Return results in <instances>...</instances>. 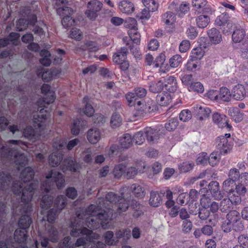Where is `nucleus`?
<instances>
[{"mask_svg":"<svg viewBox=\"0 0 248 248\" xmlns=\"http://www.w3.org/2000/svg\"><path fill=\"white\" fill-rule=\"evenodd\" d=\"M182 58L181 55L176 54L170 59L169 62L171 67L176 68L182 63Z\"/></svg>","mask_w":248,"mask_h":248,"instance_id":"nucleus-59","label":"nucleus"},{"mask_svg":"<svg viewBox=\"0 0 248 248\" xmlns=\"http://www.w3.org/2000/svg\"><path fill=\"white\" fill-rule=\"evenodd\" d=\"M171 96L169 93L163 92L159 93L156 98L158 104L161 106H166L171 102Z\"/></svg>","mask_w":248,"mask_h":248,"instance_id":"nucleus-27","label":"nucleus"},{"mask_svg":"<svg viewBox=\"0 0 248 248\" xmlns=\"http://www.w3.org/2000/svg\"><path fill=\"white\" fill-rule=\"evenodd\" d=\"M57 13L60 16H63L62 24L64 28H68L74 25L75 20L71 17L73 10L67 6L60 7L57 9Z\"/></svg>","mask_w":248,"mask_h":248,"instance_id":"nucleus-7","label":"nucleus"},{"mask_svg":"<svg viewBox=\"0 0 248 248\" xmlns=\"http://www.w3.org/2000/svg\"><path fill=\"white\" fill-rule=\"evenodd\" d=\"M226 217V220L230 222L234 225L235 223L237 222L239 220L240 216L239 213L237 211L233 210L230 211L227 215Z\"/></svg>","mask_w":248,"mask_h":248,"instance_id":"nucleus-51","label":"nucleus"},{"mask_svg":"<svg viewBox=\"0 0 248 248\" xmlns=\"http://www.w3.org/2000/svg\"><path fill=\"white\" fill-rule=\"evenodd\" d=\"M46 178L47 179L52 178L54 182L56 183V186L58 189H62L64 186V177L62 174L59 171L51 170L49 171L46 174Z\"/></svg>","mask_w":248,"mask_h":248,"instance_id":"nucleus-15","label":"nucleus"},{"mask_svg":"<svg viewBox=\"0 0 248 248\" xmlns=\"http://www.w3.org/2000/svg\"><path fill=\"white\" fill-rule=\"evenodd\" d=\"M146 90L141 87L135 88L125 94V98L130 107H134L138 111L143 110V98L146 95Z\"/></svg>","mask_w":248,"mask_h":248,"instance_id":"nucleus-2","label":"nucleus"},{"mask_svg":"<svg viewBox=\"0 0 248 248\" xmlns=\"http://www.w3.org/2000/svg\"><path fill=\"white\" fill-rule=\"evenodd\" d=\"M220 154L217 152H214L210 154L209 157L208 156V162L210 165L214 167L218 164L220 158Z\"/></svg>","mask_w":248,"mask_h":248,"instance_id":"nucleus-57","label":"nucleus"},{"mask_svg":"<svg viewBox=\"0 0 248 248\" xmlns=\"http://www.w3.org/2000/svg\"><path fill=\"white\" fill-rule=\"evenodd\" d=\"M197 115L200 120H203L207 118L211 113V109L207 107H202L201 105H197Z\"/></svg>","mask_w":248,"mask_h":248,"instance_id":"nucleus-38","label":"nucleus"},{"mask_svg":"<svg viewBox=\"0 0 248 248\" xmlns=\"http://www.w3.org/2000/svg\"><path fill=\"white\" fill-rule=\"evenodd\" d=\"M29 25L28 20L25 18H19L16 22V31H22L27 29Z\"/></svg>","mask_w":248,"mask_h":248,"instance_id":"nucleus-49","label":"nucleus"},{"mask_svg":"<svg viewBox=\"0 0 248 248\" xmlns=\"http://www.w3.org/2000/svg\"><path fill=\"white\" fill-rule=\"evenodd\" d=\"M21 12L23 15L26 16L28 19L29 25L34 26L37 21V16L35 14L31 13V10L29 7H25L22 10Z\"/></svg>","mask_w":248,"mask_h":248,"instance_id":"nucleus-32","label":"nucleus"},{"mask_svg":"<svg viewBox=\"0 0 248 248\" xmlns=\"http://www.w3.org/2000/svg\"><path fill=\"white\" fill-rule=\"evenodd\" d=\"M207 35L210 41L214 44H217L222 41V36L220 31L216 28H212L207 31Z\"/></svg>","mask_w":248,"mask_h":248,"instance_id":"nucleus-26","label":"nucleus"},{"mask_svg":"<svg viewBox=\"0 0 248 248\" xmlns=\"http://www.w3.org/2000/svg\"><path fill=\"white\" fill-rule=\"evenodd\" d=\"M232 93L235 100H242L246 96L247 91L243 85L238 84L233 87Z\"/></svg>","mask_w":248,"mask_h":248,"instance_id":"nucleus-23","label":"nucleus"},{"mask_svg":"<svg viewBox=\"0 0 248 248\" xmlns=\"http://www.w3.org/2000/svg\"><path fill=\"white\" fill-rule=\"evenodd\" d=\"M128 34L133 43L139 45L140 42V34L138 30L133 29L128 31Z\"/></svg>","mask_w":248,"mask_h":248,"instance_id":"nucleus-47","label":"nucleus"},{"mask_svg":"<svg viewBox=\"0 0 248 248\" xmlns=\"http://www.w3.org/2000/svg\"><path fill=\"white\" fill-rule=\"evenodd\" d=\"M14 162L18 170H19L21 168H24L28 165L29 160L24 154L16 152L14 154Z\"/></svg>","mask_w":248,"mask_h":248,"instance_id":"nucleus-18","label":"nucleus"},{"mask_svg":"<svg viewBox=\"0 0 248 248\" xmlns=\"http://www.w3.org/2000/svg\"><path fill=\"white\" fill-rule=\"evenodd\" d=\"M113 233L111 231H108L104 235L105 242L108 245H115L118 240H115L113 238Z\"/></svg>","mask_w":248,"mask_h":248,"instance_id":"nucleus-62","label":"nucleus"},{"mask_svg":"<svg viewBox=\"0 0 248 248\" xmlns=\"http://www.w3.org/2000/svg\"><path fill=\"white\" fill-rule=\"evenodd\" d=\"M197 26L201 29H203L207 26L210 22V17L207 15H200L196 18Z\"/></svg>","mask_w":248,"mask_h":248,"instance_id":"nucleus-40","label":"nucleus"},{"mask_svg":"<svg viewBox=\"0 0 248 248\" xmlns=\"http://www.w3.org/2000/svg\"><path fill=\"white\" fill-rule=\"evenodd\" d=\"M100 209L94 207V206L92 205L89 208V211H92L90 215L92 216H94L96 218L101 220V224L104 228H107L106 225L108 223V220H110L112 217V211L108 209L107 211H104V213L100 211Z\"/></svg>","mask_w":248,"mask_h":248,"instance_id":"nucleus-8","label":"nucleus"},{"mask_svg":"<svg viewBox=\"0 0 248 248\" xmlns=\"http://www.w3.org/2000/svg\"><path fill=\"white\" fill-rule=\"evenodd\" d=\"M235 185V182L230 178L227 179L223 182V188L224 190L228 193V197L230 192H232L233 190Z\"/></svg>","mask_w":248,"mask_h":248,"instance_id":"nucleus-48","label":"nucleus"},{"mask_svg":"<svg viewBox=\"0 0 248 248\" xmlns=\"http://www.w3.org/2000/svg\"><path fill=\"white\" fill-rule=\"evenodd\" d=\"M164 89L163 82L162 80L158 81H152L150 83L149 90L154 93H157L160 92Z\"/></svg>","mask_w":248,"mask_h":248,"instance_id":"nucleus-42","label":"nucleus"},{"mask_svg":"<svg viewBox=\"0 0 248 248\" xmlns=\"http://www.w3.org/2000/svg\"><path fill=\"white\" fill-rule=\"evenodd\" d=\"M218 100L224 102H229L231 99V94L230 90L225 87H221L218 92Z\"/></svg>","mask_w":248,"mask_h":248,"instance_id":"nucleus-41","label":"nucleus"},{"mask_svg":"<svg viewBox=\"0 0 248 248\" xmlns=\"http://www.w3.org/2000/svg\"><path fill=\"white\" fill-rule=\"evenodd\" d=\"M202 208L200 209L199 216L202 219H205L210 214V212H215L218 209V203L220 206L222 212H226L227 208L230 207L229 202H201Z\"/></svg>","mask_w":248,"mask_h":248,"instance_id":"nucleus-5","label":"nucleus"},{"mask_svg":"<svg viewBox=\"0 0 248 248\" xmlns=\"http://www.w3.org/2000/svg\"><path fill=\"white\" fill-rule=\"evenodd\" d=\"M55 70H45L43 68H38L36 69V75L38 77L41 78L42 80L45 82L51 81L53 77L55 75Z\"/></svg>","mask_w":248,"mask_h":248,"instance_id":"nucleus-19","label":"nucleus"},{"mask_svg":"<svg viewBox=\"0 0 248 248\" xmlns=\"http://www.w3.org/2000/svg\"><path fill=\"white\" fill-rule=\"evenodd\" d=\"M126 166L123 164H119L115 166L113 170L114 177L116 179H120L125 172Z\"/></svg>","mask_w":248,"mask_h":248,"instance_id":"nucleus-45","label":"nucleus"},{"mask_svg":"<svg viewBox=\"0 0 248 248\" xmlns=\"http://www.w3.org/2000/svg\"><path fill=\"white\" fill-rule=\"evenodd\" d=\"M246 35V32L242 29H238L234 30L232 34V40L234 43L240 42Z\"/></svg>","mask_w":248,"mask_h":248,"instance_id":"nucleus-44","label":"nucleus"},{"mask_svg":"<svg viewBox=\"0 0 248 248\" xmlns=\"http://www.w3.org/2000/svg\"><path fill=\"white\" fill-rule=\"evenodd\" d=\"M31 223L30 217L28 215H24L20 218L18 226L20 229L24 228L26 230L29 228Z\"/></svg>","mask_w":248,"mask_h":248,"instance_id":"nucleus-53","label":"nucleus"},{"mask_svg":"<svg viewBox=\"0 0 248 248\" xmlns=\"http://www.w3.org/2000/svg\"><path fill=\"white\" fill-rule=\"evenodd\" d=\"M178 125V121L177 118H171L165 125L166 129L169 131L175 130Z\"/></svg>","mask_w":248,"mask_h":248,"instance_id":"nucleus-60","label":"nucleus"},{"mask_svg":"<svg viewBox=\"0 0 248 248\" xmlns=\"http://www.w3.org/2000/svg\"><path fill=\"white\" fill-rule=\"evenodd\" d=\"M166 56L164 52L161 53L155 59L153 62L154 67H158L161 66L164 62Z\"/></svg>","mask_w":248,"mask_h":248,"instance_id":"nucleus-64","label":"nucleus"},{"mask_svg":"<svg viewBox=\"0 0 248 248\" xmlns=\"http://www.w3.org/2000/svg\"><path fill=\"white\" fill-rule=\"evenodd\" d=\"M213 121L221 128H226L228 131L232 130V126L229 124L228 117L223 114L215 113L213 115Z\"/></svg>","mask_w":248,"mask_h":248,"instance_id":"nucleus-14","label":"nucleus"},{"mask_svg":"<svg viewBox=\"0 0 248 248\" xmlns=\"http://www.w3.org/2000/svg\"><path fill=\"white\" fill-rule=\"evenodd\" d=\"M14 238L17 243H24L27 239V230L24 228H18L15 232Z\"/></svg>","mask_w":248,"mask_h":248,"instance_id":"nucleus-33","label":"nucleus"},{"mask_svg":"<svg viewBox=\"0 0 248 248\" xmlns=\"http://www.w3.org/2000/svg\"><path fill=\"white\" fill-rule=\"evenodd\" d=\"M50 89V86L47 84H43L41 87V93L45 96L43 98H39L36 102L38 108H40L39 110L40 114L45 113V110H47L48 115L49 109H47L46 105H49L55 101V93L51 91Z\"/></svg>","mask_w":248,"mask_h":248,"instance_id":"nucleus-4","label":"nucleus"},{"mask_svg":"<svg viewBox=\"0 0 248 248\" xmlns=\"http://www.w3.org/2000/svg\"><path fill=\"white\" fill-rule=\"evenodd\" d=\"M34 174V171L31 167H25L21 171L19 178L23 183H28L33 180Z\"/></svg>","mask_w":248,"mask_h":248,"instance_id":"nucleus-21","label":"nucleus"},{"mask_svg":"<svg viewBox=\"0 0 248 248\" xmlns=\"http://www.w3.org/2000/svg\"><path fill=\"white\" fill-rule=\"evenodd\" d=\"M119 6L120 10L124 13L131 14L134 10L133 3L129 1L123 0L121 1Z\"/></svg>","mask_w":248,"mask_h":248,"instance_id":"nucleus-36","label":"nucleus"},{"mask_svg":"<svg viewBox=\"0 0 248 248\" xmlns=\"http://www.w3.org/2000/svg\"><path fill=\"white\" fill-rule=\"evenodd\" d=\"M217 147L221 154L230 152L233 146V140L230 133L218 137L216 140Z\"/></svg>","mask_w":248,"mask_h":248,"instance_id":"nucleus-6","label":"nucleus"},{"mask_svg":"<svg viewBox=\"0 0 248 248\" xmlns=\"http://www.w3.org/2000/svg\"><path fill=\"white\" fill-rule=\"evenodd\" d=\"M189 91H194L198 93H202L204 91L203 85L200 82H193L188 87Z\"/></svg>","mask_w":248,"mask_h":248,"instance_id":"nucleus-58","label":"nucleus"},{"mask_svg":"<svg viewBox=\"0 0 248 248\" xmlns=\"http://www.w3.org/2000/svg\"><path fill=\"white\" fill-rule=\"evenodd\" d=\"M129 190L137 198L140 199L145 196V191L144 187L138 184L131 185Z\"/></svg>","mask_w":248,"mask_h":248,"instance_id":"nucleus-28","label":"nucleus"},{"mask_svg":"<svg viewBox=\"0 0 248 248\" xmlns=\"http://www.w3.org/2000/svg\"><path fill=\"white\" fill-rule=\"evenodd\" d=\"M88 141L92 144L96 143L100 139V133L97 128L89 130L87 136Z\"/></svg>","mask_w":248,"mask_h":248,"instance_id":"nucleus-29","label":"nucleus"},{"mask_svg":"<svg viewBox=\"0 0 248 248\" xmlns=\"http://www.w3.org/2000/svg\"><path fill=\"white\" fill-rule=\"evenodd\" d=\"M86 232H84L83 230L81 231V233L82 234V235H85V238H86L87 241H89L90 242V245H91V248H103L104 246V244L100 242H98L97 244H96V247L93 246V244L92 243V239L94 238H97V236L93 234L91 232V231L88 229H85L84 230ZM93 245H94V243H93Z\"/></svg>","mask_w":248,"mask_h":248,"instance_id":"nucleus-31","label":"nucleus"},{"mask_svg":"<svg viewBox=\"0 0 248 248\" xmlns=\"http://www.w3.org/2000/svg\"><path fill=\"white\" fill-rule=\"evenodd\" d=\"M90 98L88 96H85L82 100V103L85 104L83 108L84 113L88 117L93 116L94 113V109L93 106L89 103Z\"/></svg>","mask_w":248,"mask_h":248,"instance_id":"nucleus-39","label":"nucleus"},{"mask_svg":"<svg viewBox=\"0 0 248 248\" xmlns=\"http://www.w3.org/2000/svg\"><path fill=\"white\" fill-rule=\"evenodd\" d=\"M164 88L170 93H174L177 88V83L176 78L173 76H170L163 80Z\"/></svg>","mask_w":248,"mask_h":248,"instance_id":"nucleus-20","label":"nucleus"},{"mask_svg":"<svg viewBox=\"0 0 248 248\" xmlns=\"http://www.w3.org/2000/svg\"><path fill=\"white\" fill-rule=\"evenodd\" d=\"M127 53L128 51L126 47H122L113 56V62L116 64H118L121 62L124 61V60L127 58Z\"/></svg>","mask_w":248,"mask_h":248,"instance_id":"nucleus-30","label":"nucleus"},{"mask_svg":"<svg viewBox=\"0 0 248 248\" xmlns=\"http://www.w3.org/2000/svg\"><path fill=\"white\" fill-rule=\"evenodd\" d=\"M228 115L236 123L241 122L244 116V113L236 107H231L228 109Z\"/></svg>","mask_w":248,"mask_h":248,"instance_id":"nucleus-25","label":"nucleus"},{"mask_svg":"<svg viewBox=\"0 0 248 248\" xmlns=\"http://www.w3.org/2000/svg\"><path fill=\"white\" fill-rule=\"evenodd\" d=\"M48 116V111L45 110V113H42L33 116V126L35 130L31 126H27L24 128L23 135L24 137L30 141L35 142L41 136V132L46 127V122Z\"/></svg>","mask_w":248,"mask_h":248,"instance_id":"nucleus-1","label":"nucleus"},{"mask_svg":"<svg viewBox=\"0 0 248 248\" xmlns=\"http://www.w3.org/2000/svg\"><path fill=\"white\" fill-rule=\"evenodd\" d=\"M80 166L75 159L72 157H67L65 158L60 165V169L63 172L67 170L75 172L79 169Z\"/></svg>","mask_w":248,"mask_h":248,"instance_id":"nucleus-12","label":"nucleus"},{"mask_svg":"<svg viewBox=\"0 0 248 248\" xmlns=\"http://www.w3.org/2000/svg\"><path fill=\"white\" fill-rule=\"evenodd\" d=\"M124 199V194L121 193L120 195L112 192H109L105 195V202H120Z\"/></svg>","mask_w":248,"mask_h":248,"instance_id":"nucleus-43","label":"nucleus"},{"mask_svg":"<svg viewBox=\"0 0 248 248\" xmlns=\"http://www.w3.org/2000/svg\"><path fill=\"white\" fill-rule=\"evenodd\" d=\"M162 22L170 28H174L176 22L175 14L172 12L168 11L161 16Z\"/></svg>","mask_w":248,"mask_h":248,"instance_id":"nucleus-22","label":"nucleus"},{"mask_svg":"<svg viewBox=\"0 0 248 248\" xmlns=\"http://www.w3.org/2000/svg\"><path fill=\"white\" fill-rule=\"evenodd\" d=\"M240 174L238 169L232 168L229 170L228 176L229 178L235 182L237 180H240Z\"/></svg>","mask_w":248,"mask_h":248,"instance_id":"nucleus-63","label":"nucleus"},{"mask_svg":"<svg viewBox=\"0 0 248 248\" xmlns=\"http://www.w3.org/2000/svg\"><path fill=\"white\" fill-rule=\"evenodd\" d=\"M204 54V51L201 47L193 48L190 53V58L195 60H201Z\"/></svg>","mask_w":248,"mask_h":248,"instance_id":"nucleus-46","label":"nucleus"},{"mask_svg":"<svg viewBox=\"0 0 248 248\" xmlns=\"http://www.w3.org/2000/svg\"><path fill=\"white\" fill-rule=\"evenodd\" d=\"M165 193L161 191H152L150 192V198L149 202H162Z\"/></svg>","mask_w":248,"mask_h":248,"instance_id":"nucleus-54","label":"nucleus"},{"mask_svg":"<svg viewBox=\"0 0 248 248\" xmlns=\"http://www.w3.org/2000/svg\"><path fill=\"white\" fill-rule=\"evenodd\" d=\"M194 166V163L192 162L186 161L180 164L179 169L181 172H187L191 170Z\"/></svg>","mask_w":248,"mask_h":248,"instance_id":"nucleus-56","label":"nucleus"},{"mask_svg":"<svg viewBox=\"0 0 248 248\" xmlns=\"http://www.w3.org/2000/svg\"><path fill=\"white\" fill-rule=\"evenodd\" d=\"M99 49V46L95 41L87 40L81 44L77 50L82 51H87L89 53L97 52Z\"/></svg>","mask_w":248,"mask_h":248,"instance_id":"nucleus-16","label":"nucleus"},{"mask_svg":"<svg viewBox=\"0 0 248 248\" xmlns=\"http://www.w3.org/2000/svg\"><path fill=\"white\" fill-rule=\"evenodd\" d=\"M199 193L194 189L190 190L189 193L184 192L179 194L178 199L179 202H196L198 200Z\"/></svg>","mask_w":248,"mask_h":248,"instance_id":"nucleus-17","label":"nucleus"},{"mask_svg":"<svg viewBox=\"0 0 248 248\" xmlns=\"http://www.w3.org/2000/svg\"><path fill=\"white\" fill-rule=\"evenodd\" d=\"M14 150L12 148L2 146L0 148L1 155L4 158L12 157L14 155Z\"/></svg>","mask_w":248,"mask_h":248,"instance_id":"nucleus-61","label":"nucleus"},{"mask_svg":"<svg viewBox=\"0 0 248 248\" xmlns=\"http://www.w3.org/2000/svg\"><path fill=\"white\" fill-rule=\"evenodd\" d=\"M11 189L14 194L21 196V202H31L34 192V185L32 184L23 187L21 182L15 180L13 182Z\"/></svg>","mask_w":248,"mask_h":248,"instance_id":"nucleus-3","label":"nucleus"},{"mask_svg":"<svg viewBox=\"0 0 248 248\" xmlns=\"http://www.w3.org/2000/svg\"><path fill=\"white\" fill-rule=\"evenodd\" d=\"M144 132L149 142L155 143L157 141L158 136L155 130L151 127H146L144 129Z\"/></svg>","mask_w":248,"mask_h":248,"instance_id":"nucleus-35","label":"nucleus"},{"mask_svg":"<svg viewBox=\"0 0 248 248\" xmlns=\"http://www.w3.org/2000/svg\"><path fill=\"white\" fill-rule=\"evenodd\" d=\"M63 155L61 152L56 151L48 156V162L52 167L58 166L63 158Z\"/></svg>","mask_w":248,"mask_h":248,"instance_id":"nucleus-24","label":"nucleus"},{"mask_svg":"<svg viewBox=\"0 0 248 248\" xmlns=\"http://www.w3.org/2000/svg\"><path fill=\"white\" fill-rule=\"evenodd\" d=\"M122 118L120 114L114 113L112 114L110 120V124L112 128H116L120 126L122 123Z\"/></svg>","mask_w":248,"mask_h":248,"instance_id":"nucleus-55","label":"nucleus"},{"mask_svg":"<svg viewBox=\"0 0 248 248\" xmlns=\"http://www.w3.org/2000/svg\"><path fill=\"white\" fill-rule=\"evenodd\" d=\"M86 121H83L79 119L74 120L71 128L72 134L75 136L78 135L80 132V127H84L86 125Z\"/></svg>","mask_w":248,"mask_h":248,"instance_id":"nucleus-34","label":"nucleus"},{"mask_svg":"<svg viewBox=\"0 0 248 248\" xmlns=\"http://www.w3.org/2000/svg\"><path fill=\"white\" fill-rule=\"evenodd\" d=\"M215 23L216 26L221 27L224 33H227L231 31L232 25L230 22L228 14L224 13L217 16Z\"/></svg>","mask_w":248,"mask_h":248,"instance_id":"nucleus-10","label":"nucleus"},{"mask_svg":"<svg viewBox=\"0 0 248 248\" xmlns=\"http://www.w3.org/2000/svg\"><path fill=\"white\" fill-rule=\"evenodd\" d=\"M12 179V176L9 172H2L0 174V181L3 186L9 185Z\"/></svg>","mask_w":248,"mask_h":248,"instance_id":"nucleus-52","label":"nucleus"},{"mask_svg":"<svg viewBox=\"0 0 248 248\" xmlns=\"http://www.w3.org/2000/svg\"><path fill=\"white\" fill-rule=\"evenodd\" d=\"M169 8L176 12L179 17H182L189 10V3L186 2H183L180 3V1L178 0L173 1L169 6Z\"/></svg>","mask_w":248,"mask_h":248,"instance_id":"nucleus-11","label":"nucleus"},{"mask_svg":"<svg viewBox=\"0 0 248 248\" xmlns=\"http://www.w3.org/2000/svg\"><path fill=\"white\" fill-rule=\"evenodd\" d=\"M142 1L146 8L149 11L155 12L158 9V3L156 2L155 0H142Z\"/></svg>","mask_w":248,"mask_h":248,"instance_id":"nucleus-50","label":"nucleus"},{"mask_svg":"<svg viewBox=\"0 0 248 248\" xmlns=\"http://www.w3.org/2000/svg\"><path fill=\"white\" fill-rule=\"evenodd\" d=\"M103 7V4L98 0H93L87 4V10L85 14L90 20L94 21L99 15V11Z\"/></svg>","mask_w":248,"mask_h":248,"instance_id":"nucleus-9","label":"nucleus"},{"mask_svg":"<svg viewBox=\"0 0 248 248\" xmlns=\"http://www.w3.org/2000/svg\"><path fill=\"white\" fill-rule=\"evenodd\" d=\"M247 192L246 187L241 184L235 185V189L228 195V202H241V196Z\"/></svg>","mask_w":248,"mask_h":248,"instance_id":"nucleus-13","label":"nucleus"},{"mask_svg":"<svg viewBox=\"0 0 248 248\" xmlns=\"http://www.w3.org/2000/svg\"><path fill=\"white\" fill-rule=\"evenodd\" d=\"M133 140L131 135L128 133H126L120 139L119 143L122 148L128 149L132 146Z\"/></svg>","mask_w":248,"mask_h":248,"instance_id":"nucleus-37","label":"nucleus"}]
</instances>
